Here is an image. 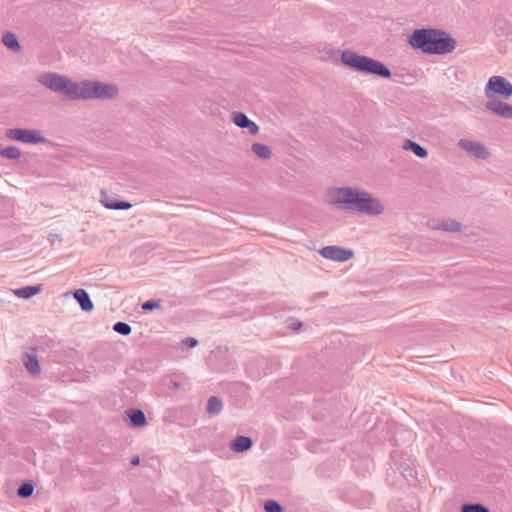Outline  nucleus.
<instances>
[{
    "label": "nucleus",
    "instance_id": "obj_1",
    "mask_svg": "<svg viewBox=\"0 0 512 512\" xmlns=\"http://www.w3.org/2000/svg\"><path fill=\"white\" fill-rule=\"evenodd\" d=\"M332 204L338 208L364 215L376 216L383 212L381 202L370 193L354 187H337L331 191Z\"/></svg>",
    "mask_w": 512,
    "mask_h": 512
},
{
    "label": "nucleus",
    "instance_id": "obj_2",
    "mask_svg": "<svg viewBox=\"0 0 512 512\" xmlns=\"http://www.w3.org/2000/svg\"><path fill=\"white\" fill-rule=\"evenodd\" d=\"M408 42L412 48L428 55H446L456 48V40L436 28L416 29L409 36Z\"/></svg>",
    "mask_w": 512,
    "mask_h": 512
},
{
    "label": "nucleus",
    "instance_id": "obj_3",
    "mask_svg": "<svg viewBox=\"0 0 512 512\" xmlns=\"http://www.w3.org/2000/svg\"><path fill=\"white\" fill-rule=\"evenodd\" d=\"M119 93L118 87L113 83L97 80L73 82L66 78V97L72 100L113 99Z\"/></svg>",
    "mask_w": 512,
    "mask_h": 512
},
{
    "label": "nucleus",
    "instance_id": "obj_4",
    "mask_svg": "<svg viewBox=\"0 0 512 512\" xmlns=\"http://www.w3.org/2000/svg\"><path fill=\"white\" fill-rule=\"evenodd\" d=\"M340 60L345 66L357 72L372 74L385 79L391 77V71L384 63L368 56L345 50L341 53Z\"/></svg>",
    "mask_w": 512,
    "mask_h": 512
},
{
    "label": "nucleus",
    "instance_id": "obj_5",
    "mask_svg": "<svg viewBox=\"0 0 512 512\" xmlns=\"http://www.w3.org/2000/svg\"><path fill=\"white\" fill-rule=\"evenodd\" d=\"M414 462L415 461L407 452L393 451L391 454V469L399 471L408 483H411L416 476V467Z\"/></svg>",
    "mask_w": 512,
    "mask_h": 512
},
{
    "label": "nucleus",
    "instance_id": "obj_6",
    "mask_svg": "<svg viewBox=\"0 0 512 512\" xmlns=\"http://www.w3.org/2000/svg\"><path fill=\"white\" fill-rule=\"evenodd\" d=\"M6 136L15 141L29 144H39L45 142V138L41 136L38 130L13 128L7 130Z\"/></svg>",
    "mask_w": 512,
    "mask_h": 512
},
{
    "label": "nucleus",
    "instance_id": "obj_7",
    "mask_svg": "<svg viewBox=\"0 0 512 512\" xmlns=\"http://www.w3.org/2000/svg\"><path fill=\"white\" fill-rule=\"evenodd\" d=\"M490 92L509 99L512 96V84L502 76H492L485 86V93L489 96Z\"/></svg>",
    "mask_w": 512,
    "mask_h": 512
},
{
    "label": "nucleus",
    "instance_id": "obj_8",
    "mask_svg": "<svg viewBox=\"0 0 512 512\" xmlns=\"http://www.w3.org/2000/svg\"><path fill=\"white\" fill-rule=\"evenodd\" d=\"M458 146L476 159L485 160L490 156L487 147L479 141L460 139Z\"/></svg>",
    "mask_w": 512,
    "mask_h": 512
},
{
    "label": "nucleus",
    "instance_id": "obj_9",
    "mask_svg": "<svg viewBox=\"0 0 512 512\" xmlns=\"http://www.w3.org/2000/svg\"><path fill=\"white\" fill-rule=\"evenodd\" d=\"M319 254L329 260L345 262L353 258L354 252L351 249L339 246H325L319 250Z\"/></svg>",
    "mask_w": 512,
    "mask_h": 512
},
{
    "label": "nucleus",
    "instance_id": "obj_10",
    "mask_svg": "<svg viewBox=\"0 0 512 512\" xmlns=\"http://www.w3.org/2000/svg\"><path fill=\"white\" fill-rule=\"evenodd\" d=\"M38 82L54 92L64 94V76L60 74L53 72L42 73L38 76Z\"/></svg>",
    "mask_w": 512,
    "mask_h": 512
},
{
    "label": "nucleus",
    "instance_id": "obj_11",
    "mask_svg": "<svg viewBox=\"0 0 512 512\" xmlns=\"http://www.w3.org/2000/svg\"><path fill=\"white\" fill-rule=\"evenodd\" d=\"M100 202L102 205L110 210H128L132 207V204L128 201L118 200L110 196L107 192L101 191Z\"/></svg>",
    "mask_w": 512,
    "mask_h": 512
},
{
    "label": "nucleus",
    "instance_id": "obj_12",
    "mask_svg": "<svg viewBox=\"0 0 512 512\" xmlns=\"http://www.w3.org/2000/svg\"><path fill=\"white\" fill-rule=\"evenodd\" d=\"M22 363L26 370L32 375H38L41 372L39 360L34 349L23 353Z\"/></svg>",
    "mask_w": 512,
    "mask_h": 512
},
{
    "label": "nucleus",
    "instance_id": "obj_13",
    "mask_svg": "<svg viewBox=\"0 0 512 512\" xmlns=\"http://www.w3.org/2000/svg\"><path fill=\"white\" fill-rule=\"evenodd\" d=\"M70 294H72L73 298L84 312H91L93 310L94 304L85 289L79 288L70 292ZM68 295L69 293H66V296Z\"/></svg>",
    "mask_w": 512,
    "mask_h": 512
},
{
    "label": "nucleus",
    "instance_id": "obj_14",
    "mask_svg": "<svg viewBox=\"0 0 512 512\" xmlns=\"http://www.w3.org/2000/svg\"><path fill=\"white\" fill-rule=\"evenodd\" d=\"M233 122L240 128H246L249 133L255 135L259 132V126L243 112H234L232 115Z\"/></svg>",
    "mask_w": 512,
    "mask_h": 512
},
{
    "label": "nucleus",
    "instance_id": "obj_15",
    "mask_svg": "<svg viewBox=\"0 0 512 512\" xmlns=\"http://www.w3.org/2000/svg\"><path fill=\"white\" fill-rule=\"evenodd\" d=\"M487 109L495 113L496 115L505 118L512 119V105L494 100L487 103Z\"/></svg>",
    "mask_w": 512,
    "mask_h": 512
},
{
    "label": "nucleus",
    "instance_id": "obj_16",
    "mask_svg": "<svg viewBox=\"0 0 512 512\" xmlns=\"http://www.w3.org/2000/svg\"><path fill=\"white\" fill-rule=\"evenodd\" d=\"M432 229L443 230L447 232H460L462 225L456 220L445 219V220H432L429 222Z\"/></svg>",
    "mask_w": 512,
    "mask_h": 512
},
{
    "label": "nucleus",
    "instance_id": "obj_17",
    "mask_svg": "<svg viewBox=\"0 0 512 512\" xmlns=\"http://www.w3.org/2000/svg\"><path fill=\"white\" fill-rule=\"evenodd\" d=\"M253 445V440L249 436H237L230 443V448L236 453H242L249 450Z\"/></svg>",
    "mask_w": 512,
    "mask_h": 512
},
{
    "label": "nucleus",
    "instance_id": "obj_18",
    "mask_svg": "<svg viewBox=\"0 0 512 512\" xmlns=\"http://www.w3.org/2000/svg\"><path fill=\"white\" fill-rule=\"evenodd\" d=\"M129 423L132 427L139 428L146 425L147 420L144 412L140 409H132L127 412Z\"/></svg>",
    "mask_w": 512,
    "mask_h": 512
},
{
    "label": "nucleus",
    "instance_id": "obj_19",
    "mask_svg": "<svg viewBox=\"0 0 512 512\" xmlns=\"http://www.w3.org/2000/svg\"><path fill=\"white\" fill-rule=\"evenodd\" d=\"M403 149L413 152L418 158L424 159L428 156V151L425 147L412 140H405Z\"/></svg>",
    "mask_w": 512,
    "mask_h": 512
},
{
    "label": "nucleus",
    "instance_id": "obj_20",
    "mask_svg": "<svg viewBox=\"0 0 512 512\" xmlns=\"http://www.w3.org/2000/svg\"><path fill=\"white\" fill-rule=\"evenodd\" d=\"M2 43L13 52H19L21 49L20 43L16 35L11 32L3 34Z\"/></svg>",
    "mask_w": 512,
    "mask_h": 512
},
{
    "label": "nucleus",
    "instance_id": "obj_21",
    "mask_svg": "<svg viewBox=\"0 0 512 512\" xmlns=\"http://www.w3.org/2000/svg\"><path fill=\"white\" fill-rule=\"evenodd\" d=\"M41 291V286H25L14 290V294L22 299H29Z\"/></svg>",
    "mask_w": 512,
    "mask_h": 512
},
{
    "label": "nucleus",
    "instance_id": "obj_22",
    "mask_svg": "<svg viewBox=\"0 0 512 512\" xmlns=\"http://www.w3.org/2000/svg\"><path fill=\"white\" fill-rule=\"evenodd\" d=\"M223 409L222 401L216 396H210L207 402L206 411L209 415L216 416Z\"/></svg>",
    "mask_w": 512,
    "mask_h": 512
},
{
    "label": "nucleus",
    "instance_id": "obj_23",
    "mask_svg": "<svg viewBox=\"0 0 512 512\" xmlns=\"http://www.w3.org/2000/svg\"><path fill=\"white\" fill-rule=\"evenodd\" d=\"M251 150L261 159H269L272 156L271 148L262 143H253Z\"/></svg>",
    "mask_w": 512,
    "mask_h": 512
},
{
    "label": "nucleus",
    "instance_id": "obj_24",
    "mask_svg": "<svg viewBox=\"0 0 512 512\" xmlns=\"http://www.w3.org/2000/svg\"><path fill=\"white\" fill-rule=\"evenodd\" d=\"M35 489V485L32 481H24L17 489V494L21 498L30 497Z\"/></svg>",
    "mask_w": 512,
    "mask_h": 512
},
{
    "label": "nucleus",
    "instance_id": "obj_25",
    "mask_svg": "<svg viewBox=\"0 0 512 512\" xmlns=\"http://www.w3.org/2000/svg\"><path fill=\"white\" fill-rule=\"evenodd\" d=\"M461 512H490L487 507L480 503H465L461 507Z\"/></svg>",
    "mask_w": 512,
    "mask_h": 512
},
{
    "label": "nucleus",
    "instance_id": "obj_26",
    "mask_svg": "<svg viewBox=\"0 0 512 512\" xmlns=\"http://www.w3.org/2000/svg\"><path fill=\"white\" fill-rule=\"evenodd\" d=\"M0 156L8 159H17L20 157V151L15 146H9L0 150Z\"/></svg>",
    "mask_w": 512,
    "mask_h": 512
},
{
    "label": "nucleus",
    "instance_id": "obj_27",
    "mask_svg": "<svg viewBox=\"0 0 512 512\" xmlns=\"http://www.w3.org/2000/svg\"><path fill=\"white\" fill-rule=\"evenodd\" d=\"M113 330L120 334V335H123V336H127L131 333L132 329H131V326L126 323V322H122V321H118L116 322L114 325H113Z\"/></svg>",
    "mask_w": 512,
    "mask_h": 512
},
{
    "label": "nucleus",
    "instance_id": "obj_28",
    "mask_svg": "<svg viewBox=\"0 0 512 512\" xmlns=\"http://www.w3.org/2000/svg\"><path fill=\"white\" fill-rule=\"evenodd\" d=\"M266 512H284V508L275 500H267L264 503Z\"/></svg>",
    "mask_w": 512,
    "mask_h": 512
},
{
    "label": "nucleus",
    "instance_id": "obj_29",
    "mask_svg": "<svg viewBox=\"0 0 512 512\" xmlns=\"http://www.w3.org/2000/svg\"><path fill=\"white\" fill-rule=\"evenodd\" d=\"M68 6L75 9V15H76V23H72L73 25L77 26L79 25L80 21L78 20L79 11H82L80 8V5L78 4L77 0H66V13L68 12Z\"/></svg>",
    "mask_w": 512,
    "mask_h": 512
},
{
    "label": "nucleus",
    "instance_id": "obj_30",
    "mask_svg": "<svg viewBox=\"0 0 512 512\" xmlns=\"http://www.w3.org/2000/svg\"><path fill=\"white\" fill-rule=\"evenodd\" d=\"M161 300H148L142 304V309L145 311H152L155 308H160Z\"/></svg>",
    "mask_w": 512,
    "mask_h": 512
},
{
    "label": "nucleus",
    "instance_id": "obj_31",
    "mask_svg": "<svg viewBox=\"0 0 512 512\" xmlns=\"http://www.w3.org/2000/svg\"><path fill=\"white\" fill-rule=\"evenodd\" d=\"M183 345L193 348L198 345V340L193 337H187L182 341Z\"/></svg>",
    "mask_w": 512,
    "mask_h": 512
},
{
    "label": "nucleus",
    "instance_id": "obj_32",
    "mask_svg": "<svg viewBox=\"0 0 512 512\" xmlns=\"http://www.w3.org/2000/svg\"><path fill=\"white\" fill-rule=\"evenodd\" d=\"M130 463L132 466H138L140 464V457L134 456L131 458Z\"/></svg>",
    "mask_w": 512,
    "mask_h": 512
},
{
    "label": "nucleus",
    "instance_id": "obj_33",
    "mask_svg": "<svg viewBox=\"0 0 512 512\" xmlns=\"http://www.w3.org/2000/svg\"><path fill=\"white\" fill-rule=\"evenodd\" d=\"M301 326H302V323L301 322H297L296 326H292V327H293V329H299Z\"/></svg>",
    "mask_w": 512,
    "mask_h": 512
}]
</instances>
